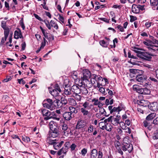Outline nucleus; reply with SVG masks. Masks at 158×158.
Wrapping results in <instances>:
<instances>
[{"label": "nucleus", "instance_id": "nucleus-54", "mask_svg": "<svg viewBox=\"0 0 158 158\" xmlns=\"http://www.w3.org/2000/svg\"><path fill=\"white\" fill-rule=\"evenodd\" d=\"M98 19L100 20L103 21L104 22H106L107 23H109V20L106 18H99Z\"/></svg>", "mask_w": 158, "mask_h": 158}, {"label": "nucleus", "instance_id": "nucleus-47", "mask_svg": "<svg viewBox=\"0 0 158 158\" xmlns=\"http://www.w3.org/2000/svg\"><path fill=\"white\" fill-rule=\"evenodd\" d=\"M99 113L101 114H105L106 113L105 109L102 107L99 109Z\"/></svg>", "mask_w": 158, "mask_h": 158}, {"label": "nucleus", "instance_id": "nucleus-6", "mask_svg": "<svg viewBox=\"0 0 158 158\" xmlns=\"http://www.w3.org/2000/svg\"><path fill=\"white\" fill-rule=\"evenodd\" d=\"M140 53V56H139V57L143 59L150 60L152 58L151 56H153L152 54H149L147 52H141Z\"/></svg>", "mask_w": 158, "mask_h": 158}, {"label": "nucleus", "instance_id": "nucleus-3", "mask_svg": "<svg viewBox=\"0 0 158 158\" xmlns=\"http://www.w3.org/2000/svg\"><path fill=\"white\" fill-rule=\"evenodd\" d=\"M133 149L132 145L129 143H124L122 145V149L124 151H127L129 153H130Z\"/></svg>", "mask_w": 158, "mask_h": 158}, {"label": "nucleus", "instance_id": "nucleus-18", "mask_svg": "<svg viewBox=\"0 0 158 158\" xmlns=\"http://www.w3.org/2000/svg\"><path fill=\"white\" fill-rule=\"evenodd\" d=\"M52 132L49 135V136L53 138L57 137L59 135L58 129L51 131Z\"/></svg>", "mask_w": 158, "mask_h": 158}, {"label": "nucleus", "instance_id": "nucleus-33", "mask_svg": "<svg viewBox=\"0 0 158 158\" xmlns=\"http://www.w3.org/2000/svg\"><path fill=\"white\" fill-rule=\"evenodd\" d=\"M133 48L134 49L132 50L133 51H134L135 52H136L137 53V56L138 57H139V56H140V52H141V51H139V50H142V48H137L135 47H133Z\"/></svg>", "mask_w": 158, "mask_h": 158}, {"label": "nucleus", "instance_id": "nucleus-29", "mask_svg": "<svg viewBox=\"0 0 158 158\" xmlns=\"http://www.w3.org/2000/svg\"><path fill=\"white\" fill-rule=\"evenodd\" d=\"M1 27L4 29V31H7L8 33L10 32V29L7 27L6 26V22L5 21H2L1 23Z\"/></svg>", "mask_w": 158, "mask_h": 158}, {"label": "nucleus", "instance_id": "nucleus-38", "mask_svg": "<svg viewBox=\"0 0 158 158\" xmlns=\"http://www.w3.org/2000/svg\"><path fill=\"white\" fill-rule=\"evenodd\" d=\"M106 124V130L108 131H111L112 128V126L110 123H105Z\"/></svg>", "mask_w": 158, "mask_h": 158}, {"label": "nucleus", "instance_id": "nucleus-30", "mask_svg": "<svg viewBox=\"0 0 158 158\" xmlns=\"http://www.w3.org/2000/svg\"><path fill=\"white\" fill-rule=\"evenodd\" d=\"M133 88L134 91H136L139 93H140L142 90V88H141L139 85H134Z\"/></svg>", "mask_w": 158, "mask_h": 158}, {"label": "nucleus", "instance_id": "nucleus-63", "mask_svg": "<svg viewBox=\"0 0 158 158\" xmlns=\"http://www.w3.org/2000/svg\"><path fill=\"white\" fill-rule=\"evenodd\" d=\"M153 123L155 125H158V117L153 120Z\"/></svg>", "mask_w": 158, "mask_h": 158}, {"label": "nucleus", "instance_id": "nucleus-36", "mask_svg": "<svg viewBox=\"0 0 158 158\" xmlns=\"http://www.w3.org/2000/svg\"><path fill=\"white\" fill-rule=\"evenodd\" d=\"M43 106L44 107L47 108L51 110H53L55 109L54 106H52V105H51L48 103H45L43 104Z\"/></svg>", "mask_w": 158, "mask_h": 158}, {"label": "nucleus", "instance_id": "nucleus-21", "mask_svg": "<svg viewBox=\"0 0 158 158\" xmlns=\"http://www.w3.org/2000/svg\"><path fill=\"white\" fill-rule=\"evenodd\" d=\"M49 126L51 131L58 129L56 123L54 121H51L49 123Z\"/></svg>", "mask_w": 158, "mask_h": 158}, {"label": "nucleus", "instance_id": "nucleus-10", "mask_svg": "<svg viewBox=\"0 0 158 158\" xmlns=\"http://www.w3.org/2000/svg\"><path fill=\"white\" fill-rule=\"evenodd\" d=\"M148 108L152 111H155L158 110V103L156 102H153L149 105Z\"/></svg>", "mask_w": 158, "mask_h": 158}, {"label": "nucleus", "instance_id": "nucleus-13", "mask_svg": "<svg viewBox=\"0 0 158 158\" xmlns=\"http://www.w3.org/2000/svg\"><path fill=\"white\" fill-rule=\"evenodd\" d=\"M23 37L20 30L18 28V30L15 31L14 33V38L16 39H18Z\"/></svg>", "mask_w": 158, "mask_h": 158}, {"label": "nucleus", "instance_id": "nucleus-40", "mask_svg": "<svg viewBox=\"0 0 158 158\" xmlns=\"http://www.w3.org/2000/svg\"><path fill=\"white\" fill-rule=\"evenodd\" d=\"M149 38L151 40H152V42L153 44L158 45V40L154 39V37L151 35H150Z\"/></svg>", "mask_w": 158, "mask_h": 158}, {"label": "nucleus", "instance_id": "nucleus-32", "mask_svg": "<svg viewBox=\"0 0 158 158\" xmlns=\"http://www.w3.org/2000/svg\"><path fill=\"white\" fill-rule=\"evenodd\" d=\"M156 116V114L155 113H152L149 114L146 118V119L147 120H151L154 118Z\"/></svg>", "mask_w": 158, "mask_h": 158}, {"label": "nucleus", "instance_id": "nucleus-27", "mask_svg": "<svg viewBox=\"0 0 158 158\" xmlns=\"http://www.w3.org/2000/svg\"><path fill=\"white\" fill-rule=\"evenodd\" d=\"M41 112L43 116H50L51 115V112L46 109H44L42 110Z\"/></svg>", "mask_w": 158, "mask_h": 158}, {"label": "nucleus", "instance_id": "nucleus-48", "mask_svg": "<svg viewBox=\"0 0 158 158\" xmlns=\"http://www.w3.org/2000/svg\"><path fill=\"white\" fill-rule=\"evenodd\" d=\"M54 89L57 90L59 92H61V90L60 88V87H59V85L57 84H55L54 87Z\"/></svg>", "mask_w": 158, "mask_h": 158}, {"label": "nucleus", "instance_id": "nucleus-51", "mask_svg": "<svg viewBox=\"0 0 158 158\" xmlns=\"http://www.w3.org/2000/svg\"><path fill=\"white\" fill-rule=\"evenodd\" d=\"M152 138L154 139H158V132L156 131L154 133Z\"/></svg>", "mask_w": 158, "mask_h": 158}, {"label": "nucleus", "instance_id": "nucleus-1", "mask_svg": "<svg viewBox=\"0 0 158 158\" xmlns=\"http://www.w3.org/2000/svg\"><path fill=\"white\" fill-rule=\"evenodd\" d=\"M82 76L81 77V78L83 80L82 82H84L86 83H89V84H90L88 80L91 77V73L90 71L88 69H84L82 71Z\"/></svg>", "mask_w": 158, "mask_h": 158}, {"label": "nucleus", "instance_id": "nucleus-24", "mask_svg": "<svg viewBox=\"0 0 158 158\" xmlns=\"http://www.w3.org/2000/svg\"><path fill=\"white\" fill-rule=\"evenodd\" d=\"M120 119L119 118L113 117L111 123L114 126H117L119 123Z\"/></svg>", "mask_w": 158, "mask_h": 158}, {"label": "nucleus", "instance_id": "nucleus-14", "mask_svg": "<svg viewBox=\"0 0 158 158\" xmlns=\"http://www.w3.org/2000/svg\"><path fill=\"white\" fill-rule=\"evenodd\" d=\"M71 88L72 92L75 94L80 93V87H79L77 85H74Z\"/></svg>", "mask_w": 158, "mask_h": 158}, {"label": "nucleus", "instance_id": "nucleus-62", "mask_svg": "<svg viewBox=\"0 0 158 158\" xmlns=\"http://www.w3.org/2000/svg\"><path fill=\"white\" fill-rule=\"evenodd\" d=\"M18 82L20 84H22L23 85H24V84L25 83V81H24L23 79L22 78V79H18Z\"/></svg>", "mask_w": 158, "mask_h": 158}, {"label": "nucleus", "instance_id": "nucleus-44", "mask_svg": "<svg viewBox=\"0 0 158 158\" xmlns=\"http://www.w3.org/2000/svg\"><path fill=\"white\" fill-rule=\"evenodd\" d=\"M99 43L101 46L104 47H106L107 45L106 43L103 40L100 41Z\"/></svg>", "mask_w": 158, "mask_h": 158}, {"label": "nucleus", "instance_id": "nucleus-37", "mask_svg": "<svg viewBox=\"0 0 158 158\" xmlns=\"http://www.w3.org/2000/svg\"><path fill=\"white\" fill-rule=\"evenodd\" d=\"M50 24H51V27H53L56 30L58 29V25L54 22V21L51 20L50 22Z\"/></svg>", "mask_w": 158, "mask_h": 158}, {"label": "nucleus", "instance_id": "nucleus-34", "mask_svg": "<svg viewBox=\"0 0 158 158\" xmlns=\"http://www.w3.org/2000/svg\"><path fill=\"white\" fill-rule=\"evenodd\" d=\"M124 109L123 106H118L117 107H114L113 108L112 113L115 112H118V113L121 110H122Z\"/></svg>", "mask_w": 158, "mask_h": 158}, {"label": "nucleus", "instance_id": "nucleus-23", "mask_svg": "<svg viewBox=\"0 0 158 158\" xmlns=\"http://www.w3.org/2000/svg\"><path fill=\"white\" fill-rule=\"evenodd\" d=\"M98 154V152L95 149H93L91 152L90 158H96Z\"/></svg>", "mask_w": 158, "mask_h": 158}, {"label": "nucleus", "instance_id": "nucleus-50", "mask_svg": "<svg viewBox=\"0 0 158 158\" xmlns=\"http://www.w3.org/2000/svg\"><path fill=\"white\" fill-rule=\"evenodd\" d=\"M98 90L101 93L104 94H105L106 91L104 88L101 87V88H100Z\"/></svg>", "mask_w": 158, "mask_h": 158}, {"label": "nucleus", "instance_id": "nucleus-20", "mask_svg": "<svg viewBox=\"0 0 158 158\" xmlns=\"http://www.w3.org/2000/svg\"><path fill=\"white\" fill-rule=\"evenodd\" d=\"M132 11L135 14H138L139 12V9L138 5L133 4L132 6Z\"/></svg>", "mask_w": 158, "mask_h": 158}, {"label": "nucleus", "instance_id": "nucleus-17", "mask_svg": "<svg viewBox=\"0 0 158 158\" xmlns=\"http://www.w3.org/2000/svg\"><path fill=\"white\" fill-rule=\"evenodd\" d=\"M151 4L153 6V9L158 10V0H150Z\"/></svg>", "mask_w": 158, "mask_h": 158}, {"label": "nucleus", "instance_id": "nucleus-61", "mask_svg": "<svg viewBox=\"0 0 158 158\" xmlns=\"http://www.w3.org/2000/svg\"><path fill=\"white\" fill-rule=\"evenodd\" d=\"M59 17L58 19L62 23H64V17L62 16H61L60 14H59Z\"/></svg>", "mask_w": 158, "mask_h": 158}, {"label": "nucleus", "instance_id": "nucleus-46", "mask_svg": "<svg viewBox=\"0 0 158 158\" xmlns=\"http://www.w3.org/2000/svg\"><path fill=\"white\" fill-rule=\"evenodd\" d=\"M79 93L76 94L75 98L78 101H81V96L80 95H78Z\"/></svg>", "mask_w": 158, "mask_h": 158}, {"label": "nucleus", "instance_id": "nucleus-7", "mask_svg": "<svg viewBox=\"0 0 158 158\" xmlns=\"http://www.w3.org/2000/svg\"><path fill=\"white\" fill-rule=\"evenodd\" d=\"M86 123L84 120H79L78 121L76 127V128L79 129L84 128L86 126Z\"/></svg>", "mask_w": 158, "mask_h": 158}, {"label": "nucleus", "instance_id": "nucleus-22", "mask_svg": "<svg viewBox=\"0 0 158 158\" xmlns=\"http://www.w3.org/2000/svg\"><path fill=\"white\" fill-rule=\"evenodd\" d=\"M53 106L56 108H60L62 106V104L61 103V102L60 100L56 99L54 100L53 102Z\"/></svg>", "mask_w": 158, "mask_h": 158}, {"label": "nucleus", "instance_id": "nucleus-11", "mask_svg": "<svg viewBox=\"0 0 158 158\" xmlns=\"http://www.w3.org/2000/svg\"><path fill=\"white\" fill-rule=\"evenodd\" d=\"M137 102L139 105L143 107L148 106L149 104V102L148 100H138Z\"/></svg>", "mask_w": 158, "mask_h": 158}, {"label": "nucleus", "instance_id": "nucleus-64", "mask_svg": "<svg viewBox=\"0 0 158 158\" xmlns=\"http://www.w3.org/2000/svg\"><path fill=\"white\" fill-rule=\"evenodd\" d=\"M98 158H102L103 156L102 152L101 151H99L98 152Z\"/></svg>", "mask_w": 158, "mask_h": 158}, {"label": "nucleus", "instance_id": "nucleus-28", "mask_svg": "<svg viewBox=\"0 0 158 158\" xmlns=\"http://www.w3.org/2000/svg\"><path fill=\"white\" fill-rule=\"evenodd\" d=\"M69 112H71V114H76L78 112V108L77 107H75L72 106H70L69 107Z\"/></svg>", "mask_w": 158, "mask_h": 158}, {"label": "nucleus", "instance_id": "nucleus-26", "mask_svg": "<svg viewBox=\"0 0 158 158\" xmlns=\"http://www.w3.org/2000/svg\"><path fill=\"white\" fill-rule=\"evenodd\" d=\"M9 33H8V32L7 31L4 32V37H2V38L0 45H3L4 44L5 41L6 40Z\"/></svg>", "mask_w": 158, "mask_h": 158}, {"label": "nucleus", "instance_id": "nucleus-49", "mask_svg": "<svg viewBox=\"0 0 158 158\" xmlns=\"http://www.w3.org/2000/svg\"><path fill=\"white\" fill-rule=\"evenodd\" d=\"M94 129V126L92 125H90L88 127V131L89 133H91L93 131Z\"/></svg>", "mask_w": 158, "mask_h": 158}, {"label": "nucleus", "instance_id": "nucleus-42", "mask_svg": "<svg viewBox=\"0 0 158 158\" xmlns=\"http://www.w3.org/2000/svg\"><path fill=\"white\" fill-rule=\"evenodd\" d=\"M45 23L46 27H48V29L50 30L51 29V26L50 23L49 21L47 20H44L43 21Z\"/></svg>", "mask_w": 158, "mask_h": 158}, {"label": "nucleus", "instance_id": "nucleus-16", "mask_svg": "<svg viewBox=\"0 0 158 158\" xmlns=\"http://www.w3.org/2000/svg\"><path fill=\"white\" fill-rule=\"evenodd\" d=\"M90 109L81 108L80 110L83 116H88L89 117H90L91 115L89 114V112L88 110Z\"/></svg>", "mask_w": 158, "mask_h": 158}, {"label": "nucleus", "instance_id": "nucleus-58", "mask_svg": "<svg viewBox=\"0 0 158 158\" xmlns=\"http://www.w3.org/2000/svg\"><path fill=\"white\" fill-rule=\"evenodd\" d=\"M34 15L35 16V17L37 19H38V20H39V21H43V20L40 17V16H39L38 15H37L36 14H34Z\"/></svg>", "mask_w": 158, "mask_h": 158}, {"label": "nucleus", "instance_id": "nucleus-31", "mask_svg": "<svg viewBox=\"0 0 158 158\" xmlns=\"http://www.w3.org/2000/svg\"><path fill=\"white\" fill-rule=\"evenodd\" d=\"M150 93L151 91L149 89L146 88H142V91L140 94L145 95H149L150 94Z\"/></svg>", "mask_w": 158, "mask_h": 158}, {"label": "nucleus", "instance_id": "nucleus-45", "mask_svg": "<svg viewBox=\"0 0 158 158\" xmlns=\"http://www.w3.org/2000/svg\"><path fill=\"white\" fill-rule=\"evenodd\" d=\"M59 99H61V103L62 104H64V105L66 104L67 103V100L66 99H65L64 98H63L62 97H61V96H60L59 97Z\"/></svg>", "mask_w": 158, "mask_h": 158}, {"label": "nucleus", "instance_id": "nucleus-53", "mask_svg": "<svg viewBox=\"0 0 158 158\" xmlns=\"http://www.w3.org/2000/svg\"><path fill=\"white\" fill-rule=\"evenodd\" d=\"M113 116H110V117L108 118L107 119H105L104 120L103 122L105 123H108L107 122H111L112 120V118Z\"/></svg>", "mask_w": 158, "mask_h": 158}, {"label": "nucleus", "instance_id": "nucleus-43", "mask_svg": "<svg viewBox=\"0 0 158 158\" xmlns=\"http://www.w3.org/2000/svg\"><path fill=\"white\" fill-rule=\"evenodd\" d=\"M56 139H52L50 138H48L47 139V142L49 143V144L51 145V143H54L56 141Z\"/></svg>", "mask_w": 158, "mask_h": 158}, {"label": "nucleus", "instance_id": "nucleus-5", "mask_svg": "<svg viewBox=\"0 0 158 158\" xmlns=\"http://www.w3.org/2000/svg\"><path fill=\"white\" fill-rule=\"evenodd\" d=\"M136 81L139 82V84L143 86H145L146 84V80L142 75H138L136 77Z\"/></svg>", "mask_w": 158, "mask_h": 158}, {"label": "nucleus", "instance_id": "nucleus-35", "mask_svg": "<svg viewBox=\"0 0 158 158\" xmlns=\"http://www.w3.org/2000/svg\"><path fill=\"white\" fill-rule=\"evenodd\" d=\"M67 149H65L64 148H62L60 149L59 151H58L57 154L58 155L60 156L62 154H64L66 155L67 152Z\"/></svg>", "mask_w": 158, "mask_h": 158}, {"label": "nucleus", "instance_id": "nucleus-8", "mask_svg": "<svg viewBox=\"0 0 158 158\" xmlns=\"http://www.w3.org/2000/svg\"><path fill=\"white\" fill-rule=\"evenodd\" d=\"M115 146L117 150V152L121 155H123V153L122 150V145L119 141L116 140L114 142Z\"/></svg>", "mask_w": 158, "mask_h": 158}, {"label": "nucleus", "instance_id": "nucleus-19", "mask_svg": "<svg viewBox=\"0 0 158 158\" xmlns=\"http://www.w3.org/2000/svg\"><path fill=\"white\" fill-rule=\"evenodd\" d=\"M67 85H65L64 92L66 95H69L72 94V91L71 90V88L67 87Z\"/></svg>", "mask_w": 158, "mask_h": 158}, {"label": "nucleus", "instance_id": "nucleus-9", "mask_svg": "<svg viewBox=\"0 0 158 158\" xmlns=\"http://www.w3.org/2000/svg\"><path fill=\"white\" fill-rule=\"evenodd\" d=\"M64 143V141H61L60 142H59L56 140L55 143H51V145H53V147L55 150H57L61 147Z\"/></svg>", "mask_w": 158, "mask_h": 158}, {"label": "nucleus", "instance_id": "nucleus-2", "mask_svg": "<svg viewBox=\"0 0 158 158\" xmlns=\"http://www.w3.org/2000/svg\"><path fill=\"white\" fill-rule=\"evenodd\" d=\"M60 123L61 124V128L64 131L62 132L63 134L66 136H68L70 130L69 128H68L67 124L64 122L63 119L60 120Z\"/></svg>", "mask_w": 158, "mask_h": 158}, {"label": "nucleus", "instance_id": "nucleus-12", "mask_svg": "<svg viewBox=\"0 0 158 158\" xmlns=\"http://www.w3.org/2000/svg\"><path fill=\"white\" fill-rule=\"evenodd\" d=\"M64 118L67 121L70 120L72 118L71 112H65L63 114Z\"/></svg>", "mask_w": 158, "mask_h": 158}, {"label": "nucleus", "instance_id": "nucleus-52", "mask_svg": "<svg viewBox=\"0 0 158 158\" xmlns=\"http://www.w3.org/2000/svg\"><path fill=\"white\" fill-rule=\"evenodd\" d=\"M92 102H94V105L95 106L98 105V103H99V102L98 101V99H96L95 98L93 99L92 100Z\"/></svg>", "mask_w": 158, "mask_h": 158}, {"label": "nucleus", "instance_id": "nucleus-39", "mask_svg": "<svg viewBox=\"0 0 158 158\" xmlns=\"http://www.w3.org/2000/svg\"><path fill=\"white\" fill-rule=\"evenodd\" d=\"M69 101L70 104L72 106H75L77 104V103L76 101L73 98H69Z\"/></svg>", "mask_w": 158, "mask_h": 158}, {"label": "nucleus", "instance_id": "nucleus-41", "mask_svg": "<svg viewBox=\"0 0 158 158\" xmlns=\"http://www.w3.org/2000/svg\"><path fill=\"white\" fill-rule=\"evenodd\" d=\"M138 70L136 69H129V71L131 73V74H130V76H131V77H132L131 76V74H136Z\"/></svg>", "mask_w": 158, "mask_h": 158}, {"label": "nucleus", "instance_id": "nucleus-25", "mask_svg": "<svg viewBox=\"0 0 158 158\" xmlns=\"http://www.w3.org/2000/svg\"><path fill=\"white\" fill-rule=\"evenodd\" d=\"M82 104V107L81 108L86 109H90L92 106L91 104H90L89 103L87 102H85L84 103H81Z\"/></svg>", "mask_w": 158, "mask_h": 158}, {"label": "nucleus", "instance_id": "nucleus-59", "mask_svg": "<svg viewBox=\"0 0 158 158\" xmlns=\"http://www.w3.org/2000/svg\"><path fill=\"white\" fill-rule=\"evenodd\" d=\"M47 101L48 103V104L52 105V106H53V102L52 100L50 99H47Z\"/></svg>", "mask_w": 158, "mask_h": 158}, {"label": "nucleus", "instance_id": "nucleus-56", "mask_svg": "<svg viewBox=\"0 0 158 158\" xmlns=\"http://www.w3.org/2000/svg\"><path fill=\"white\" fill-rule=\"evenodd\" d=\"M87 152L86 149L84 148L81 151V154L83 156H85Z\"/></svg>", "mask_w": 158, "mask_h": 158}, {"label": "nucleus", "instance_id": "nucleus-60", "mask_svg": "<svg viewBox=\"0 0 158 158\" xmlns=\"http://www.w3.org/2000/svg\"><path fill=\"white\" fill-rule=\"evenodd\" d=\"M130 21L131 22H133L137 19V18L136 17L133 16H130Z\"/></svg>", "mask_w": 158, "mask_h": 158}, {"label": "nucleus", "instance_id": "nucleus-4", "mask_svg": "<svg viewBox=\"0 0 158 158\" xmlns=\"http://www.w3.org/2000/svg\"><path fill=\"white\" fill-rule=\"evenodd\" d=\"M82 85H83L84 86H80V93H81L82 94L86 95L88 94V91L86 88L85 87L88 88L90 87V86H89L87 85L89 83H86L84 82H82Z\"/></svg>", "mask_w": 158, "mask_h": 158}, {"label": "nucleus", "instance_id": "nucleus-15", "mask_svg": "<svg viewBox=\"0 0 158 158\" xmlns=\"http://www.w3.org/2000/svg\"><path fill=\"white\" fill-rule=\"evenodd\" d=\"M58 91L54 89H53L52 91H50L49 92L52 94V95L56 98V99H59V97L60 95H59Z\"/></svg>", "mask_w": 158, "mask_h": 158}, {"label": "nucleus", "instance_id": "nucleus-57", "mask_svg": "<svg viewBox=\"0 0 158 158\" xmlns=\"http://www.w3.org/2000/svg\"><path fill=\"white\" fill-rule=\"evenodd\" d=\"M99 124H100V125H102L104 124V125L102 126V127H101V128L103 130H104L105 129H106V124H105V123L104 122H101Z\"/></svg>", "mask_w": 158, "mask_h": 158}, {"label": "nucleus", "instance_id": "nucleus-55", "mask_svg": "<svg viewBox=\"0 0 158 158\" xmlns=\"http://www.w3.org/2000/svg\"><path fill=\"white\" fill-rule=\"evenodd\" d=\"M94 78L96 80L100 81L102 80L103 81V79L102 77H100V76L95 75L94 76Z\"/></svg>", "mask_w": 158, "mask_h": 158}]
</instances>
